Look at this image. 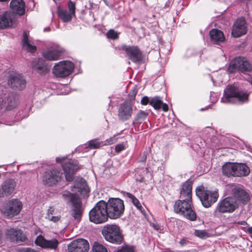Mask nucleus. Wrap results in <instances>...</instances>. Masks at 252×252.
Segmentation results:
<instances>
[{"instance_id": "1", "label": "nucleus", "mask_w": 252, "mask_h": 252, "mask_svg": "<svg viewBox=\"0 0 252 252\" xmlns=\"http://www.w3.org/2000/svg\"><path fill=\"white\" fill-rule=\"evenodd\" d=\"M248 94L234 85H227L224 90L221 102L224 103L244 102L247 100Z\"/></svg>"}, {"instance_id": "2", "label": "nucleus", "mask_w": 252, "mask_h": 252, "mask_svg": "<svg viewBox=\"0 0 252 252\" xmlns=\"http://www.w3.org/2000/svg\"><path fill=\"white\" fill-rule=\"evenodd\" d=\"M107 206V203L104 201L97 202L89 212L90 220L95 224L106 222L109 217Z\"/></svg>"}, {"instance_id": "3", "label": "nucleus", "mask_w": 252, "mask_h": 252, "mask_svg": "<svg viewBox=\"0 0 252 252\" xmlns=\"http://www.w3.org/2000/svg\"><path fill=\"white\" fill-rule=\"evenodd\" d=\"M174 210L176 213L190 221H194L196 219L197 215L192 208V201H188L180 199L177 200L174 205Z\"/></svg>"}, {"instance_id": "4", "label": "nucleus", "mask_w": 252, "mask_h": 252, "mask_svg": "<svg viewBox=\"0 0 252 252\" xmlns=\"http://www.w3.org/2000/svg\"><path fill=\"white\" fill-rule=\"evenodd\" d=\"M196 194L199 198L202 205L205 208H209L216 202L219 197L217 191H211L205 189L203 186L196 189Z\"/></svg>"}, {"instance_id": "5", "label": "nucleus", "mask_w": 252, "mask_h": 252, "mask_svg": "<svg viewBox=\"0 0 252 252\" xmlns=\"http://www.w3.org/2000/svg\"><path fill=\"white\" fill-rule=\"evenodd\" d=\"M238 207V203L234 197H226L218 202L213 214L215 216H218L221 214L231 213Z\"/></svg>"}, {"instance_id": "6", "label": "nucleus", "mask_w": 252, "mask_h": 252, "mask_svg": "<svg viewBox=\"0 0 252 252\" xmlns=\"http://www.w3.org/2000/svg\"><path fill=\"white\" fill-rule=\"evenodd\" d=\"M228 70L233 72L237 70L247 73L252 70V66L246 58L238 57L231 61Z\"/></svg>"}, {"instance_id": "7", "label": "nucleus", "mask_w": 252, "mask_h": 252, "mask_svg": "<svg viewBox=\"0 0 252 252\" xmlns=\"http://www.w3.org/2000/svg\"><path fill=\"white\" fill-rule=\"evenodd\" d=\"M22 208V203L17 199H13L3 205L0 210L3 214L9 218H12L18 215Z\"/></svg>"}, {"instance_id": "8", "label": "nucleus", "mask_w": 252, "mask_h": 252, "mask_svg": "<svg viewBox=\"0 0 252 252\" xmlns=\"http://www.w3.org/2000/svg\"><path fill=\"white\" fill-rule=\"evenodd\" d=\"M74 67V64L71 62L61 61L54 65L52 72L56 77H65L72 72Z\"/></svg>"}, {"instance_id": "9", "label": "nucleus", "mask_w": 252, "mask_h": 252, "mask_svg": "<svg viewBox=\"0 0 252 252\" xmlns=\"http://www.w3.org/2000/svg\"><path fill=\"white\" fill-rule=\"evenodd\" d=\"M62 173L56 169L46 171L42 176L44 184L52 186L56 184L61 178Z\"/></svg>"}, {"instance_id": "10", "label": "nucleus", "mask_w": 252, "mask_h": 252, "mask_svg": "<svg viewBox=\"0 0 252 252\" xmlns=\"http://www.w3.org/2000/svg\"><path fill=\"white\" fill-rule=\"evenodd\" d=\"M67 181L70 182L73 179V175L75 171L79 169L78 162L75 159H70L62 165Z\"/></svg>"}, {"instance_id": "11", "label": "nucleus", "mask_w": 252, "mask_h": 252, "mask_svg": "<svg viewBox=\"0 0 252 252\" xmlns=\"http://www.w3.org/2000/svg\"><path fill=\"white\" fill-rule=\"evenodd\" d=\"M8 84L13 89L23 90L26 87V81L21 74L14 72L9 75Z\"/></svg>"}, {"instance_id": "12", "label": "nucleus", "mask_w": 252, "mask_h": 252, "mask_svg": "<svg viewBox=\"0 0 252 252\" xmlns=\"http://www.w3.org/2000/svg\"><path fill=\"white\" fill-rule=\"evenodd\" d=\"M111 219L120 218L124 214L125 206L122 200L111 197Z\"/></svg>"}, {"instance_id": "13", "label": "nucleus", "mask_w": 252, "mask_h": 252, "mask_svg": "<svg viewBox=\"0 0 252 252\" xmlns=\"http://www.w3.org/2000/svg\"><path fill=\"white\" fill-rule=\"evenodd\" d=\"M5 234L6 238L12 242H24L27 240L22 231L18 228H8L6 229Z\"/></svg>"}, {"instance_id": "14", "label": "nucleus", "mask_w": 252, "mask_h": 252, "mask_svg": "<svg viewBox=\"0 0 252 252\" xmlns=\"http://www.w3.org/2000/svg\"><path fill=\"white\" fill-rule=\"evenodd\" d=\"M65 51L64 49L58 45H53L43 53V57L48 60L56 61Z\"/></svg>"}, {"instance_id": "15", "label": "nucleus", "mask_w": 252, "mask_h": 252, "mask_svg": "<svg viewBox=\"0 0 252 252\" xmlns=\"http://www.w3.org/2000/svg\"><path fill=\"white\" fill-rule=\"evenodd\" d=\"M89 244L84 239H79L72 241L68 245L69 252H88Z\"/></svg>"}, {"instance_id": "16", "label": "nucleus", "mask_w": 252, "mask_h": 252, "mask_svg": "<svg viewBox=\"0 0 252 252\" xmlns=\"http://www.w3.org/2000/svg\"><path fill=\"white\" fill-rule=\"evenodd\" d=\"M17 25V20L13 13L5 11L0 15V29L14 27Z\"/></svg>"}, {"instance_id": "17", "label": "nucleus", "mask_w": 252, "mask_h": 252, "mask_svg": "<svg viewBox=\"0 0 252 252\" xmlns=\"http://www.w3.org/2000/svg\"><path fill=\"white\" fill-rule=\"evenodd\" d=\"M231 192L237 202L238 201L245 203L249 199V195L247 192L245 191L242 186L239 185H231L230 186Z\"/></svg>"}, {"instance_id": "18", "label": "nucleus", "mask_w": 252, "mask_h": 252, "mask_svg": "<svg viewBox=\"0 0 252 252\" xmlns=\"http://www.w3.org/2000/svg\"><path fill=\"white\" fill-rule=\"evenodd\" d=\"M247 25L244 18H240L236 20L233 24L231 34L234 37H239L246 33Z\"/></svg>"}, {"instance_id": "19", "label": "nucleus", "mask_w": 252, "mask_h": 252, "mask_svg": "<svg viewBox=\"0 0 252 252\" xmlns=\"http://www.w3.org/2000/svg\"><path fill=\"white\" fill-rule=\"evenodd\" d=\"M132 113L133 109L130 103L125 101L121 104L119 108L118 116L119 120L125 121L131 118Z\"/></svg>"}, {"instance_id": "20", "label": "nucleus", "mask_w": 252, "mask_h": 252, "mask_svg": "<svg viewBox=\"0 0 252 252\" xmlns=\"http://www.w3.org/2000/svg\"><path fill=\"white\" fill-rule=\"evenodd\" d=\"M71 190L80 193L84 197L89 195V188L86 181L82 178H78L75 181L73 186L71 187Z\"/></svg>"}, {"instance_id": "21", "label": "nucleus", "mask_w": 252, "mask_h": 252, "mask_svg": "<svg viewBox=\"0 0 252 252\" xmlns=\"http://www.w3.org/2000/svg\"><path fill=\"white\" fill-rule=\"evenodd\" d=\"M192 181L188 180L182 185L180 190V199L192 201Z\"/></svg>"}, {"instance_id": "22", "label": "nucleus", "mask_w": 252, "mask_h": 252, "mask_svg": "<svg viewBox=\"0 0 252 252\" xmlns=\"http://www.w3.org/2000/svg\"><path fill=\"white\" fill-rule=\"evenodd\" d=\"M32 67L37 73L43 75L49 71V68L43 59H34L32 63Z\"/></svg>"}, {"instance_id": "23", "label": "nucleus", "mask_w": 252, "mask_h": 252, "mask_svg": "<svg viewBox=\"0 0 252 252\" xmlns=\"http://www.w3.org/2000/svg\"><path fill=\"white\" fill-rule=\"evenodd\" d=\"M124 49L128 58L133 62L137 63L141 60L142 54L137 47L125 46Z\"/></svg>"}, {"instance_id": "24", "label": "nucleus", "mask_w": 252, "mask_h": 252, "mask_svg": "<svg viewBox=\"0 0 252 252\" xmlns=\"http://www.w3.org/2000/svg\"><path fill=\"white\" fill-rule=\"evenodd\" d=\"M124 240L122 231L119 226L111 224V243L119 245L123 242Z\"/></svg>"}, {"instance_id": "25", "label": "nucleus", "mask_w": 252, "mask_h": 252, "mask_svg": "<svg viewBox=\"0 0 252 252\" xmlns=\"http://www.w3.org/2000/svg\"><path fill=\"white\" fill-rule=\"evenodd\" d=\"M10 7L12 12L22 16L25 12V3L23 0H12Z\"/></svg>"}, {"instance_id": "26", "label": "nucleus", "mask_w": 252, "mask_h": 252, "mask_svg": "<svg viewBox=\"0 0 252 252\" xmlns=\"http://www.w3.org/2000/svg\"><path fill=\"white\" fill-rule=\"evenodd\" d=\"M71 216L77 221H79L82 217L83 213V208L82 203L79 199L76 200L74 202L72 203Z\"/></svg>"}, {"instance_id": "27", "label": "nucleus", "mask_w": 252, "mask_h": 252, "mask_svg": "<svg viewBox=\"0 0 252 252\" xmlns=\"http://www.w3.org/2000/svg\"><path fill=\"white\" fill-rule=\"evenodd\" d=\"M250 172V168L246 164L236 162L235 177L247 176L249 174Z\"/></svg>"}, {"instance_id": "28", "label": "nucleus", "mask_w": 252, "mask_h": 252, "mask_svg": "<svg viewBox=\"0 0 252 252\" xmlns=\"http://www.w3.org/2000/svg\"><path fill=\"white\" fill-rule=\"evenodd\" d=\"M236 163L226 162L222 166L224 175L230 177L235 176Z\"/></svg>"}, {"instance_id": "29", "label": "nucleus", "mask_w": 252, "mask_h": 252, "mask_svg": "<svg viewBox=\"0 0 252 252\" xmlns=\"http://www.w3.org/2000/svg\"><path fill=\"white\" fill-rule=\"evenodd\" d=\"M150 104L155 109L159 110L162 108L164 112L168 110V106L166 103H163L162 100L159 96H155L151 98Z\"/></svg>"}, {"instance_id": "30", "label": "nucleus", "mask_w": 252, "mask_h": 252, "mask_svg": "<svg viewBox=\"0 0 252 252\" xmlns=\"http://www.w3.org/2000/svg\"><path fill=\"white\" fill-rule=\"evenodd\" d=\"M16 186V183L13 179L5 180L2 184V190L6 195H9L13 192Z\"/></svg>"}, {"instance_id": "31", "label": "nucleus", "mask_w": 252, "mask_h": 252, "mask_svg": "<svg viewBox=\"0 0 252 252\" xmlns=\"http://www.w3.org/2000/svg\"><path fill=\"white\" fill-rule=\"evenodd\" d=\"M22 42V47L24 50L31 53H34L36 51V47L31 44L28 37V34L26 32H23Z\"/></svg>"}, {"instance_id": "32", "label": "nucleus", "mask_w": 252, "mask_h": 252, "mask_svg": "<svg viewBox=\"0 0 252 252\" xmlns=\"http://www.w3.org/2000/svg\"><path fill=\"white\" fill-rule=\"evenodd\" d=\"M210 36L214 43L223 42L225 39L223 32L217 29H213L210 32Z\"/></svg>"}, {"instance_id": "33", "label": "nucleus", "mask_w": 252, "mask_h": 252, "mask_svg": "<svg viewBox=\"0 0 252 252\" xmlns=\"http://www.w3.org/2000/svg\"><path fill=\"white\" fill-rule=\"evenodd\" d=\"M18 98L16 95L11 94L8 96L6 109L11 110L15 108L18 104Z\"/></svg>"}, {"instance_id": "34", "label": "nucleus", "mask_w": 252, "mask_h": 252, "mask_svg": "<svg viewBox=\"0 0 252 252\" xmlns=\"http://www.w3.org/2000/svg\"><path fill=\"white\" fill-rule=\"evenodd\" d=\"M58 13L59 17L64 22H68L71 20L73 16H75L71 12L67 11L64 9H59L58 11Z\"/></svg>"}, {"instance_id": "35", "label": "nucleus", "mask_w": 252, "mask_h": 252, "mask_svg": "<svg viewBox=\"0 0 252 252\" xmlns=\"http://www.w3.org/2000/svg\"><path fill=\"white\" fill-rule=\"evenodd\" d=\"M62 195L64 200H66L67 202H70L71 204L74 203V201H76V200L79 199V198L78 197L76 194L72 193L67 190L63 191Z\"/></svg>"}, {"instance_id": "36", "label": "nucleus", "mask_w": 252, "mask_h": 252, "mask_svg": "<svg viewBox=\"0 0 252 252\" xmlns=\"http://www.w3.org/2000/svg\"><path fill=\"white\" fill-rule=\"evenodd\" d=\"M126 195L129 198H130L132 201L133 204L140 211L142 212V209H143L142 206L141 205L140 202L133 194L129 192H126Z\"/></svg>"}, {"instance_id": "37", "label": "nucleus", "mask_w": 252, "mask_h": 252, "mask_svg": "<svg viewBox=\"0 0 252 252\" xmlns=\"http://www.w3.org/2000/svg\"><path fill=\"white\" fill-rule=\"evenodd\" d=\"M92 252H108L107 249L98 242H94L92 248Z\"/></svg>"}, {"instance_id": "38", "label": "nucleus", "mask_w": 252, "mask_h": 252, "mask_svg": "<svg viewBox=\"0 0 252 252\" xmlns=\"http://www.w3.org/2000/svg\"><path fill=\"white\" fill-rule=\"evenodd\" d=\"M44 248H48L51 250H56L59 244V241L56 239H52L50 240H46Z\"/></svg>"}, {"instance_id": "39", "label": "nucleus", "mask_w": 252, "mask_h": 252, "mask_svg": "<svg viewBox=\"0 0 252 252\" xmlns=\"http://www.w3.org/2000/svg\"><path fill=\"white\" fill-rule=\"evenodd\" d=\"M101 233L104 239L107 241L110 242V224H107L103 226Z\"/></svg>"}, {"instance_id": "40", "label": "nucleus", "mask_w": 252, "mask_h": 252, "mask_svg": "<svg viewBox=\"0 0 252 252\" xmlns=\"http://www.w3.org/2000/svg\"><path fill=\"white\" fill-rule=\"evenodd\" d=\"M106 144H104L103 142L99 141L97 139H93L92 140H90L89 142V147L91 149H96L104 145H106Z\"/></svg>"}, {"instance_id": "41", "label": "nucleus", "mask_w": 252, "mask_h": 252, "mask_svg": "<svg viewBox=\"0 0 252 252\" xmlns=\"http://www.w3.org/2000/svg\"><path fill=\"white\" fill-rule=\"evenodd\" d=\"M147 115L148 114L147 113L145 112L144 111H141L139 113L137 114L134 121L136 122L141 123L146 119Z\"/></svg>"}, {"instance_id": "42", "label": "nucleus", "mask_w": 252, "mask_h": 252, "mask_svg": "<svg viewBox=\"0 0 252 252\" xmlns=\"http://www.w3.org/2000/svg\"><path fill=\"white\" fill-rule=\"evenodd\" d=\"M46 240L42 235H39L36 237L35 243L36 245L44 248Z\"/></svg>"}, {"instance_id": "43", "label": "nucleus", "mask_w": 252, "mask_h": 252, "mask_svg": "<svg viewBox=\"0 0 252 252\" xmlns=\"http://www.w3.org/2000/svg\"><path fill=\"white\" fill-rule=\"evenodd\" d=\"M194 235L200 238H206L209 237L208 233L203 230H196Z\"/></svg>"}, {"instance_id": "44", "label": "nucleus", "mask_w": 252, "mask_h": 252, "mask_svg": "<svg viewBox=\"0 0 252 252\" xmlns=\"http://www.w3.org/2000/svg\"><path fill=\"white\" fill-rule=\"evenodd\" d=\"M68 11L71 12L75 15V3L72 1L69 0L67 3Z\"/></svg>"}, {"instance_id": "45", "label": "nucleus", "mask_w": 252, "mask_h": 252, "mask_svg": "<svg viewBox=\"0 0 252 252\" xmlns=\"http://www.w3.org/2000/svg\"><path fill=\"white\" fill-rule=\"evenodd\" d=\"M116 252H134V250L131 247L126 246L122 247Z\"/></svg>"}, {"instance_id": "46", "label": "nucleus", "mask_w": 252, "mask_h": 252, "mask_svg": "<svg viewBox=\"0 0 252 252\" xmlns=\"http://www.w3.org/2000/svg\"><path fill=\"white\" fill-rule=\"evenodd\" d=\"M125 148H126L125 145L123 143H121V144H117L115 146V152L116 153H119L121 152V151H122L123 150H124V149H125Z\"/></svg>"}, {"instance_id": "47", "label": "nucleus", "mask_w": 252, "mask_h": 252, "mask_svg": "<svg viewBox=\"0 0 252 252\" xmlns=\"http://www.w3.org/2000/svg\"><path fill=\"white\" fill-rule=\"evenodd\" d=\"M45 218L54 222H56L60 220V216H52L51 217H45Z\"/></svg>"}, {"instance_id": "48", "label": "nucleus", "mask_w": 252, "mask_h": 252, "mask_svg": "<svg viewBox=\"0 0 252 252\" xmlns=\"http://www.w3.org/2000/svg\"><path fill=\"white\" fill-rule=\"evenodd\" d=\"M120 32L111 29V39H117L119 38Z\"/></svg>"}, {"instance_id": "49", "label": "nucleus", "mask_w": 252, "mask_h": 252, "mask_svg": "<svg viewBox=\"0 0 252 252\" xmlns=\"http://www.w3.org/2000/svg\"><path fill=\"white\" fill-rule=\"evenodd\" d=\"M19 251L20 252H35V251L31 248H21Z\"/></svg>"}, {"instance_id": "50", "label": "nucleus", "mask_w": 252, "mask_h": 252, "mask_svg": "<svg viewBox=\"0 0 252 252\" xmlns=\"http://www.w3.org/2000/svg\"><path fill=\"white\" fill-rule=\"evenodd\" d=\"M55 209L53 207H50L47 210L46 217H51L54 212Z\"/></svg>"}, {"instance_id": "51", "label": "nucleus", "mask_w": 252, "mask_h": 252, "mask_svg": "<svg viewBox=\"0 0 252 252\" xmlns=\"http://www.w3.org/2000/svg\"><path fill=\"white\" fill-rule=\"evenodd\" d=\"M150 100L148 96H144L141 101V104L143 105H147L148 103H150Z\"/></svg>"}, {"instance_id": "52", "label": "nucleus", "mask_w": 252, "mask_h": 252, "mask_svg": "<svg viewBox=\"0 0 252 252\" xmlns=\"http://www.w3.org/2000/svg\"><path fill=\"white\" fill-rule=\"evenodd\" d=\"M146 158H147V155L145 153H144L140 159V161H141V162L145 161L146 159Z\"/></svg>"}, {"instance_id": "53", "label": "nucleus", "mask_w": 252, "mask_h": 252, "mask_svg": "<svg viewBox=\"0 0 252 252\" xmlns=\"http://www.w3.org/2000/svg\"><path fill=\"white\" fill-rule=\"evenodd\" d=\"M66 157H57L56 158V160L57 162H61L62 161L64 160L65 159Z\"/></svg>"}, {"instance_id": "54", "label": "nucleus", "mask_w": 252, "mask_h": 252, "mask_svg": "<svg viewBox=\"0 0 252 252\" xmlns=\"http://www.w3.org/2000/svg\"><path fill=\"white\" fill-rule=\"evenodd\" d=\"M136 94H137V91H136L135 90L133 89V90H132L131 91V92L130 93L129 95H130L131 97H134L135 96V95H136Z\"/></svg>"}, {"instance_id": "55", "label": "nucleus", "mask_w": 252, "mask_h": 252, "mask_svg": "<svg viewBox=\"0 0 252 252\" xmlns=\"http://www.w3.org/2000/svg\"><path fill=\"white\" fill-rule=\"evenodd\" d=\"M236 223L240 224V225H245L247 224V222L246 221L243 220V221H239L236 222Z\"/></svg>"}, {"instance_id": "56", "label": "nucleus", "mask_w": 252, "mask_h": 252, "mask_svg": "<svg viewBox=\"0 0 252 252\" xmlns=\"http://www.w3.org/2000/svg\"><path fill=\"white\" fill-rule=\"evenodd\" d=\"M153 227L157 230H158L160 228V226L158 224H153Z\"/></svg>"}, {"instance_id": "57", "label": "nucleus", "mask_w": 252, "mask_h": 252, "mask_svg": "<svg viewBox=\"0 0 252 252\" xmlns=\"http://www.w3.org/2000/svg\"><path fill=\"white\" fill-rule=\"evenodd\" d=\"M106 36L108 39H110V30L107 32Z\"/></svg>"}, {"instance_id": "58", "label": "nucleus", "mask_w": 252, "mask_h": 252, "mask_svg": "<svg viewBox=\"0 0 252 252\" xmlns=\"http://www.w3.org/2000/svg\"><path fill=\"white\" fill-rule=\"evenodd\" d=\"M2 242V233L0 230V244H1Z\"/></svg>"}, {"instance_id": "59", "label": "nucleus", "mask_w": 252, "mask_h": 252, "mask_svg": "<svg viewBox=\"0 0 252 252\" xmlns=\"http://www.w3.org/2000/svg\"><path fill=\"white\" fill-rule=\"evenodd\" d=\"M163 252H174V251H172V250H167L166 251H165Z\"/></svg>"}, {"instance_id": "60", "label": "nucleus", "mask_w": 252, "mask_h": 252, "mask_svg": "<svg viewBox=\"0 0 252 252\" xmlns=\"http://www.w3.org/2000/svg\"><path fill=\"white\" fill-rule=\"evenodd\" d=\"M249 82L252 85V78L250 79Z\"/></svg>"}, {"instance_id": "61", "label": "nucleus", "mask_w": 252, "mask_h": 252, "mask_svg": "<svg viewBox=\"0 0 252 252\" xmlns=\"http://www.w3.org/2000/svg\"><path fill=\"white\" fill-rule=\"evenodd\" d=\"M183 243V240H181V241H180V244H182Z\"/></svg>"}, {"instance_id": "62", "label": "nucleus", "mask_w": 252, "mask_h": 252, "mask_svg": "<svg viewBox=\"0 0 252 252\" xmlns=\"http://www.w3.org/2000/svg\"><path fill=\"white\" fill-rule=\"evenodd\" d=\"M110 201V198H109L108 200V202H109Z\"/></svg>"}]
</instances>
